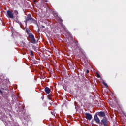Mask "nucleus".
Here are the masks:
<instances>
[{"mask_svg": "<svg viewBox=\"0 0 126 126\" xmlns=\"http://www.w3.org/2000/svg\"><path fill=\"white\" fill-rule=\"evenodd\" d=\"M28 21L30 22H32V23L34 24L37 23V21H36L34 18H32L31 14L28 15L26 20L24 21L26 25H27V22H28Z\"/></svg>", "mask_w": 126, "mask_h": 126, "instance_id": "obj_1", "label": "nucleus"}, {"mask_svg": "<svg viewBox=\"0 0 126 126\" xmlns=\"http://www.w3.org/2000/svg\"><path fill=\"white\" fill-rule=\"evenodd\" d=\"M99 125L100 126H108V119L105 118L101 120Z\"/></svg>", "mask_w": 126, "mask_h": 126, "instance_id": "obj_2", "label": "nucleus"}, {"mask_svg": "<svg viewBox=\"0 0 126 126\" xmlns=\"http://www.w3.org/2000/svg\"><path fill=\"white\" fill-rule=\"evenodd\" d=\"M29 38H30V40L32 44H36V39H35V37L33 34H29Z\"/></svg>", "mask_w": 126, "mask_h": 126, "instance_id": "obj_3", "label": "nucleus"}, {"mask_svg": "<svg viewBox=\"0 0 126 126\" xmlns=\"http://www.w3.org/2000/svg\"><path fill=\"white\" fill-rule=\"evenodd\" d=\"M7 17H9V18H11V19L14 18L13 13L10 10L7 11Z\"/></svg>", "mask_w": 126, "mask_h": 126, "instance_id": "obj_4", "label": "nucleus"}, {"mask_svg": "<svg viewBox=\"0 0 126 126\" xmlns=\"http://www.w3.org/2000/svg\"><path fill=\"white\" fill-rule=\"evenodd\" d=\"M96 115L97 116H99V117H103V118H105V117H106V114H105V113L102 111L97 112Z\"/></svg>", "mask_w": 126, "mask_h": 126, "instance_id": "obj_5", "label": "nucleus"}, {"mask_svg": "<svg viewBox=\"0 0 126 126\" xmlns=\"http://www.w3.org/2000/svg\"><path fill=\"white\" fill-rule=\"evenodd\" d=\"M86 119L89 121H91L92 115L90 113H85Z\"/></svg>", "mask_w": 126, "mask_h": 126, "instance_id": "obj_6", "label": "nucleus"}, {"mask_svg": "<svg viewBox=\"0 0 126 126\" xmlns=\"http://www.w3.org/2000/svg\"><path fill=\"white\" fill-rule=\"evenodd\" d=\"M94 121H95L96 124H100V119L98 117V115H95L94 117Z\"/></svg>", "mask_w": 126, "mask_h": 126, "instance_id": "obj_7", "label": "nucleus"}, {"mask_svg": "<svg viewBox=\"0 0 126 126\" xmlns=\"http://www.w3.org/2000/svg\"><path fill=\"white\" fill-rule=\"evenodd\" d=\"M44 90L45 92H46V93H47V94H50V93L51 92V89H50V88H49L48 87H46Z\"/></svg>", "mask_w": 126, "mask_h": 126, "instance_id": "obj_8", "label": "nucleus"}, {"mask_svg": "<svg viewBox=\"0 0 126 126\" xmlns=\"http://www.w3.org/2000/svg\"><path fill=\"white\" fill-rule=\"evenodd\" d=\"M61 26L62 28H63V30H64V31H65L66 32H67V29H66V28L65 27V26L62 24Z\"/></svg>", "mask_w": 126, "mask_h": 126, "instance_id": "obj_9", "label": "nucleus"}, {"mask_svg": "<svg viewBox=\"0 0 126 126\" xmlns=\"http://www.w3.org/2000/svg\"><path fill=\"white\" fill-rule=\"evenodd\" d=\"M30 32H31L29 29H28V28H27L26 29V33L28 34V36L29 35V34H32V33H30Z\"/></svg>", "mask_w": 126, "mask_h": 126, "instance_id": "obj_10", "label": "nucleus"}, {"mask_svg": "<svg viewBox=\"0 0 126 126\" xmlns=\"http://www.w3.org/2000/svg\"><path fill=\"white\" fill-rule=\"evenodd\" d=\"M43 3H44V4L46 5V6H48V3H46V2H48V0H43Z\"/></svg>", "mask_w": 126, "mask_h": 126, "instance_id": "obj_11", "label": "nucleus"}, {"mask_svg": "<svg viewBox=\"0 0 126 126\" xmlns=\"http://www.w3.org/2000/svg\"><path fill=\"white\" fill-rule=\"evenodd\" d=\"M14 13L15 14V15H18V11L16 10L14 11Z\"/></svg>", "mask_w": 126, "mask_h": 126, "instance_id": "obj_12", "label": "nucleus"}, {"mask_svg": "<svg viewBox=\"0 0 126 126\" xmlns=\"http://www.w3.org/2000/svg\"><path fill=\"white\" fill-rule=\"evenodd\" d=\"M96 75H97V78H101V76L100 75V74H99V73H98V72H96Z\"/></svg>", "mask_w": 126, "mask_h": 126, "instance_id": "obj_13", "label": "nucleus"}, {"mask_svg": "<svg viewBox=\"0 0 126 126\" xmlns=\"http://www.w3.org/2000/svg\"><path fill=\"white\" fill-rule=\"evenodd\" d=\"M52 97H53V96L52 95V94H48V98L50 99H51V98H52Z\"/></svg>", "mask_w": 126, "mask_h": 126, "instance_id": "obj_14", "label": "nucleus"}, {"mask_svg": "<svg viewBox=\"0 0 126 126\" xmlns=\"http://www.w3.org/2000/svg\"><path fill=\"white\" fill-rule=\"evenodd\" d=\"M30 54H31V55H32V57H34V53H33V51H30Z\"/></svg>", "mask_w": 126, "mask_h": 126, "instance_id": "obj_15", "label": "nucleus"}, {"mask_svg": "<svg viewBox=\"0 0 126 126\" xmlns=\"http://www.w3.org/2000/svg\"><path fill=\"white\" fill-rule=\"evenodd\" d=\"M103 84H104V86L108 87V85H107V83H105V82H103Z\"/></svg>", "mask_w": 126, "mask_h": 126, "instance_id": "obj_16", "label": "nucleus"}, {"mask_svg": "<svg viewBox=\"0 0 126 126\" xmlns=\"http://www.w3.org/2000/svg\"><path fill=\"white\" fill-rule=\"evenodd\" d=\"M86 96V94L85 93H82V97H85Z\"/></svg>", "mask_w": 126, "mask_h": 126, "instance_id": "obj_17", "label": "nucleus"}, {"mask_svg": "<svg viewBox=\"0 0 126 126\" xmlns=\"http://www.w3.org/2000/svg\"><path fill=\"white\" fill-rule=\"evenodd\" d=\"M75 44L76 46H78V42H77V41H75Z\"/></svg>", "mask_w": 126, "mask_h": 126, "instance_id": "obj_18", "label": "nucleus"}, {"mask_svg": "<svg viewBox=\"0 0 126 126\" xmlns=\"http://www.w3.org/2000/svg\"><path fill=\"white\" fill-rule=\"evenodd\" d=\"M53 14H54V16H55V17L58 16V13H54Z\"/></svg>", "mask_w": 126, "mask_h": 126, "instance_id": "obj_19", "label": "nucleus"}, {"mask_svg": "<svg viewBox=\"0 0 126 126\" xmlns=\"http://www.w3.org/2000/svg\"><path fill=\"white\" fill-rule=\"evenodd\" d=\"M30 44H31L30 42H28L27 45L28 46V47H30Z\"/></svg>", "mask_w": 126, "mask_h": 126, "instance_id": "obj_20", "label": "nucleus"}, {"mask_svg": "<svg viewBox=\"0 0 126 126\" xmlns=\"http://www.w3.org/2000/svg\"><path fill=\"white\" fill-rule=\"evenodd\" d=\"M38 63V62L37 61H34V64H37Z\"/></svg>", "mask_w": 126, "mask_h": 126, "instance_id": "obj_21", "label": "nucleus"}, {"mask_svg": "<svg viewBox=\"0 0 126 126\" xmlns=\"http://www.w3.org/2000/svg\"><path fill=\"white\" fill-rule=\"evenodd\" d=\"M86 73H87V74L89 73V70H86Z\"/></svg>", "mask_w": 126, "mask_h": 126, "instance_id": "obj_22", "label": "nucleus"}, {"mask_svg": "<svg viewBox=\"0 0 126 126\" xmlns=\"http://www.w3.org/2000/svg\"><path fill=\"white\" fill-rule=\"evenodd\" d=\"M59 19L60 20V21H61V22H63V19H61V18H59Z\"/></svg>", "mask_w": 126, "mask_h": 126, "instance_id": "obj_23", "label": "nucleus"}, {"mask_svg": "<svg viewBox=\"0 0 126 126\" xmlns=\"http://www.w3.org/2000/svg\"><path fill=\"white\" fill-rule=\"evenodd\" d=\"M0 93H1V94H2V93H3L2 92V91H1V90H0Z\"/></svg>", "mask_w": 126, "mask_h": 126, "instance_id": "obj_24", "label": "nucleus"}, {"mask_svg": "<svg viewBox=\"0 0 126 126\" xmlns=\"http://www.w3.org/2000/svg\"><path fill=\"white\" fill-rule=\"evenodd\" d=\"M41 98L42 99V100H44V95H42V96L41 97Z\"/></svg>", "mask_w": 126, "mask_h": 126, "instance_id": "obj_25", "label": "nucleus"}, {"mask_svg": "<svg viewBox=\"0 0 126 126\" xmlns=\"http://www.w3.org/2000/svg\"><path fill=\"white\" fill-rule=\"evenodd\" d=\"M42 28H45V26H42Z\"/></svg>", "mask_w": 126, "mask_h": 126, "instance_id": "obj_26", "label": "nucleus"}, {"mask_svg": "<svg viewBox=\"0 0 126 126\" xmlns=\"http://www.w3.org/2000/svg\"><path fill=\"white\" fill-rule=\"evenodd\" d=\"M51 113L52 114V115H53V112H51Z\"/></svg>", "mask_w": 126, "mask_h": 126, "instance_id": "obj_27", "label": "nucleus"}, {"mask_svg": "<svg viewBox=\"0 0 126 126\" xmlns=\"http://www.w3.org/2000/svg\"><path fill=\"white\" fill-rule=\"evenodd\" d=\"M34 3H36V1H34Z\"/></svg>", "mask_w": 126, "mask_h": 126, "instance_id": "obj_28", "label": "nucleus"}]
</instances>
